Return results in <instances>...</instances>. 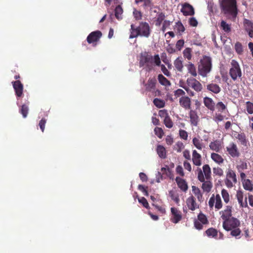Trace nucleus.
<instances>
[{
    "label": "nucleus",
    "mask_w": 253,
    "mask_h": 253,
    "mask_svg": "<svg viewBox=\"0 0 253 253\" xmlns=\"http://www.w3.org/2000/svg\"><path fill=\"white\" fill-rule=\"evenodd\" d=\"M154 133L159 138H162L164 134L163 129L159 127H156L155 128Z\"/></svg>",
    "instance_id": "nucleus-52"
},
{
    "label": "nucleus",
    "mask_w": 253,
    "mask_h": 253,
    "mask_svg": "<svg viewBox=\"0 0 253 253\" xmlns=\"http://www.w3.org/2000/svg\"><path fill=\"white\" fill-rule=\"evenodd\" d=\"M209 223L206 215L202 212L198 214L197 219H195L194 221V227L199 230H202L203 228L204 225H207Z\"/></svg>",
    "instance_id": "nucleus-10"
},
{
    "label": "nucleus",
    "mask_w": 253,
    "mask_h": 253,
    "mask_svg": "<svg viewBox=\"0 0 253 253\" xmlns=\"http://www.w3.org/2000/svg\"><path fill=\"white\" fill-rule=\"evenodd\" d=\"M123 13V9L120 5H117L115 9V15L116 18L119 20L123 19L122 14Z\"/></svg>",
    "instance_id": "nucleus-34"
},
{
    "label": "nucleus",
    "mask_w": 253,
    "mask_h": 253,
    "mask_svg": "<svg viewBox=\"0 0 253 253\" xmlns=\"http://www.w3.org/2000/svg\"><path fill=\"white\" fill-rule=\"evenodd\" d=\"M238 170L240 172L241 170L246 169H247V164L245 162H242L240 165L237 166Z\"/></svg>",
    "instance_id": "nucleus-64"
},
{
    "label": "nucleus",
    "mask_w": 253,
    "mask_h": 253,
    "mask_svg": "<svg viewBox=\"0 0 253 253\" xmlns=\"http://www.w3.org/2000/svg\"><path fill=\"white\" fill-rule=\"evenodd\" d=\"M192 142L193 145L199 150H202L203 148V143L202 140H200L199 138L194 137L193 138Z\"/></svg>",
    "instance_id": "nucleus-44"
},
{
    "label": "nucleus",
    "mask_w": 253,
    "mask_h": 253,
    "mask_svg": "<svg viewBox=\"0 0 253 253\" xmlns=\"http://www.w3.org/2000/svg\"><path fill=\"white\" fill-rule=\"evenodd\" d=\"M184 44V41L183 40H178L175 45V47L178 50H180L183 47Z\"/></svg>",
    "instance_id": "nucleus-61"
},
{
    "label": "nucleus",
    "mask_w": 253,
    "mask_h": 253,
    "mask_svg": "<svg viewBox=\"0 0 253 253\" xmlns=\"http://www.w3.org/2000/svg\"><path fill=\"white\" fill-rule=\"evenodd\" d=\"M158 79L160 84L162 85L168 86L171 85L170 82L166 77H165L162 74H159L158 76Z\"/></svg>",
    "instance_id": "nucleus-32"
},
{
    "label": "nucleus",
    "mask_w": 253,
    "mask_h": 253,
    "mask_svg": "<svg viewBox=\"0 0 253 253\" xmlns=\"http://www.w3.org/2000/svg\"><path fill=\"white\" fill-rule=\"evenodd\" d=\"M186 67L188 70V72L191 76L196 77L197 75V71L195 66L191 62H189L186 65Z\"/></svg>",
    "instance_id": "nucleus-30"
},
{
    "label": "nucleus",
    "mask_w": 253,
    "mask_h": 253,
    "mask_svg": "<svg viewBox=\"0 0 253 253\" xmlns=\"http://www.w3.org/2000/svg\"><path fill=\"white\" fill-rule=\"evenodd\" d=\"M221 195L225 203H228L229 202V194L227 191L224 189L221 191Z\"/></svg>",
    "instance_id": "nucleus-50"
},
{
    "label": "nucleus",
    "mask_w": 253,
    "mask_h": 253,
    "mask_svg": "<svg viewBox=\"0 0 253 253\" xmlns=\"http://www.w3.org/2000/svg\"><path fill=\"white\" fill-rule=\"evenodd\" d=\"M234 137L238 139L241 143L243 145H246V144H247V139H246V136H245V134H244V133H237L236 132L235 134H234Z\"/></svg>",
    "instance_id": "nucleus-33"
},
{
    "label": "nucleus",
    "mask_w": 253,
    "mask_h": 253,
    "mask_svg": "<svg viewBox=\"0 0 253 253\" xmlns=\"http://www.w3.org/2000/svg\"><path fill=\"white\" fill-rule=\"evenodd\" d=\"M224 183L228 188H232L237 183V177L235 172L231 169H227Z\"/></svg>",
    "instance_id": "nucleus-7"
},
{
    "label": "nucleus",
    "mask_w": 253,
    "mask_h": 253,
    "mask_svg": "<svg viewBox=\"0 0 253 253\" xmlns=\"http://www.w3.org/2000/svg\"><path fill=\"white\" fill-rule=\"evenodd\" d=\"M243 185L244 188L247 190L252 191L253 190V184L250 179L244 180Z\"/></svg>",
    "instance_id": "nucleus-36"
},
{
    "label": "nucleus",
    "mask_w": 253,
    "mask_h": 253,
    "mask_svg": "<svg viewBox=\"0 0 253 253\" xmlns=\"http://www.w3.org/2000/svg\"><path fill=\"white\" fill-rule=\"evenodd\" d=\"M12 84L14 89L15 95L17 98L21 97L23 95L24 86L21 82L17 80L13 81Z\"/></svg>",
    "instance_id": "nucleus-13"
},
{
    "label": "nucleus",
    "mask_w": 253,
    "mask_h": 253,
    "mask_svg": "<svg viewBox=\"0 0 253 253\" xmlns=\"http://www.w3.org/2000/svg\"><path fill=\"white\" fill-rule=\"evenodd\" d=\"M232 207L230 206H227L225 209L220 211L221 218L223 221H225L232 217Z\"/></svg>",
    "instance_id": "nucleus-15"
},
{
    "label": "nucleus",
    "mask_w": 253,
    "mask_h": 253,
    "mask_svg": "<svg viewBox=\"0 0 253 253\" xmlns=\"http://www.w3.org/2000/svg\"><path fill=\"white\" fill-rule=\"evenodd\" d=\"M221 11L230 18L235 19L238 14L236 0H222L220 3Z\"/></svg>",
    "instance_id": "nucleus-3"
},
{
    "label": "nucleus",
    "mask_w": 253,
    "mask_h": 253,
    "mask_svg": "<svg viewBox=\"0 0 253 253\" xmlns=\"http://www.w3.org/2000/svg\"><path fill=\"white\" fill-rule=\"evenodd\" d=\"M157 80L155 77L149 78L145 86L146 90L148 91H154L156 90Z\"/></svg>",
    "instance_id": "nucleus-21"
},
{
    "label": "nucleus",
    "mask_w": 253,
    "mask_h": 253,
    "mask_svg": "<svg viewBox=\"0 0 253 253\" xmlns=\"http://www.w3.org/2000/svg\"><path fill=\"white\" fill-rule=\"evenodd\" d=\"M215 208L219 210L222 207V202L219 194H216L215 196Z\"/></svg>",
    "instance_id": "nucleus-45"
},
{
    "label": "nucleus",
    "mask_w": 253,
    "mask_h": 253,
    "mask_svg": "<svg viewBox=\"0 0 253 253\" xmlns=\"http://www.w3.org/2000/svg\"><path fill=\"white\" fill-rule=\"evenodd\" d=\"M156 151L159 156L162 159H165L167 156L166 148L161 145H158Z\"/></svg>",
    "instance_id": "nucleus-29"
},
{
    "label": "nucleus",
    "mask_w": 253,
    "mask_h": 253,
    "mask_svg": "<svg viewBox=\"0 0 253 253\" xmlns=\"http://www.w3.org/2000/svg\"><path fill=\"white\" fill-rule=\"evenodd\" d=\"M139 63L140 67H144L146 71L149 72L155 66L161 65V61L159 54L153 56L148 52H144L140 54Z\"/></svg>",
    "instance_id": "nucleus-1"
},
{
    "label": "nucleus",
    "mask_w": 253,
    "mask_h": 253,
    "mask_svg": "<svg viewBox=\"0 0 253 253\" xmlns=\"http://www.w3.org/2000/svg\"><path fill=\"white\" fill-rule=\"evenodd\" d=\"M161 171L163 174L166 173L167 176L170 177V178H172V174H171V171L169 168H162L161 169Z\"/></svg>",
    "instance_id": "nucleus-58"
},
{
    "label": "nucleus",
    "mask_w": 253,
    "mask_h": 253,
    "mask_svg": "<svg viewBox=\"0 0 253 253\" xmlns=\"http://www.w3.org/2000/svg\"><path fill=\"white\" fill-rule=\"evenodd\" d=\"M236 197L241 207H244L243 193L241 191L237 192Z\"/></svg>",
    "instance_id": "nucleus-48"
},
{
    "label": "nucleus",
    "mask_w": 253,
    "mask_h": 253,
    "mask_svg": "<svg viewBox=\"0 0 253 253\" xmlns=\"http://www.w3.org/2000/svg\"><path fill=\"white\" fill-rule=\"evenodd\" d=\"M206 233L208 237L215 238L217 236V230L213 228H210L206 231Z\"/></svg>",
    "instance_id": "nucleus-38"
},
{
    "label": "nucleus",
    "mask_w": 253,
    "mask_h": 253,
    "mask_svg": "<svg viewBox=\"0 0 253 253\" xmlns=\"http://www.w3.org/2000/svg\"><path fill=\"white\" fill-rule=\"evenodd\" d=\"M240 226V220L236 217H232L225 221H223L222 226L227 231H231L230 235L237 239L240 238L241 230L239 228Z\"/></svg>",
    "instance_id": "nucleus-2"
},
{
    "label": "nucleus",
    "mask_w": 253,
    "mask_h": 253,
    "mask_svg": "<svg viewBox=\"0 0 253 253\" xmlns=\"http://www.w3.org/2000/svg\"><path fill=\"white\" fill-rule=\"evenodd\" d=\"M218 112H223L226 109V105L222 102H218L215 105Z\"/></svg>",
    "instance_id": "nucleus-51"
},
{
    "label": "nucleus",
    "mask_w": 253,
    "mask_h": 253,
    "mask_svg": "<svg viewBox=\"0 0 253 253\" xmlns=\"http://www.w3.org/2000/svg\"><path fill=\"white\" fill-rule=\"evenodd\" d=\"M169 194L171 199L174 201L176 204H179L180 199L178 194L175 193L173 190H170L169 191Z\"/></svg>",
    "instance_id": "nucleus-42"
},
{
    "label": "nucleus",
    "mask_w": 253,
    "mask_h": 253,
    "mask_svg": "<svg viewBox=\"0 0 253 253\" xmlns=\"http://www.w3.org/2000/svg\"><path fill=\"white\" fill-rule=\"evenodd\" d=\"M46 123V120L45 118H42L41 120L39 123V126L42 131L43 132L44 130L45 126Z\"/></svg>",
    "instance_id": "nucleus-57"
},
{
    "label": "nucleus",
    "mask_w": 253,
    "mask_h": 253,
    "mask_svg": "<svg viewBox=\"0 0 253 253\" xmlns=\"http://www.w3.org/2000/svg\"><path fill=\"white\" fill-rule=\"evenodd\" d=\"M231 67L229 70V75L234 81H236L237 78L242 76V71L237 61L232 60L231 62Z\"/></svg>",
    "instance_id": "nucleus-9"
},
{
    "label": "nucleus",
    "mask_w": 253,
    "mask_h": 253,
    "mask_svg": "<svg viewBox=\"0 0 253 253\" xmlns=\"http://www.w3.org/2000/svg\"><path fill=\"white\" fill-rule=\"evenodd\" d=\"M171 216L170 220L171 222L176 224L181 220L182 215L181 212L176 208L171 207L170 208Z\"/></svg>",
    "instance_id": "nucleus-12"
},
{
    "label": "nucleus",
    "mask_w": 253,
    "mask_h": 253,
    "mask_svg": "<svg viewBox=\"0 0 253 253\" xmlns=\"http://www.w3.org/2000/svg\"><path fill=\"white\" fill-rule=\"evenodd\" d=\"M211 159L219 165L222 164L224 162V159L222 157L216 153H212L211 154Z\"/></svg>",
    "instance_id": "nucleus-28"
},
{
    "label": "nucleus",
    "mask_w": 253,
    "mask_h": 253,
    "mask_svg": "<svg viewBox=\"0 0 253 253\" xmlns=\"http://www.w3.org/2000/svg\"><path fill=\"white\" fill-rule=\"evenodd\" d=\"M153 103L157 107L159 108H163L165 105V102L164 100L157 98L154 99Z\"/></svg>",
    "instance_id": "nucleus-46"
},
{
    "label": "nucleus",
    "mask_w": 253,
    "mask_h": 253,
    "mask_svg": "<svg viewBox=\"0 0 253 253\" xmlns=\"http://www.w3.org/2000/svg\"><path fill=\"white\" fill-rule=\"evenodd\" d=\"M246 107L247 112L249 114H253V103L250 101H247L246 103Z\"/></svg>",
    "instance_id": "nucleus-53"
},
{
    "label": "nucleus",
    "mask_w": 253,
    "mask_h": 253,
    "mask_svg": "<svg viewBox=\"0 0 253 253\" xmlns=\"http://www.w3.org/2000/svg\"><path fill=\"white\" fill-rule=\"evenodd\" d=\"M143 7L144 9L150 7L152 6L153 3L151 0H143Z\"/></svg>",
    "instance_id": "nucleus-60"
},
{
    "label": "nucleus",
    "mask_w": 253,
    "mask_h": 253,
    "mask_svg": "<svg viewBox=\"0 0 253 253\" xmlns=\"http://www.w3.org/2000/svg\"><path fill=\"white\" fill-rule=\"evenodd\" d=\"M192 50L191 48H186L183 51L184 57L188 60H190L192 59Z\"/></svg>",
    "instance_id": "nucleus-43"
},
{
    "label": "nucleus",
    "mask_w": 253,
    "mask_h": 253,
    "mask_svg": "<svg viewBox=\"0 0 253 253\" xmlns=\"http://www.w3.org/2000/svg\"><path fill=\"white\" fill-rule=\"evenodd\" d=\"M234 48L238 54L241 55L243 54L244 51L242 43L240 42H237L235 43Z\"/></svg>",
    "instance_id": "nucleus-47"
},
{
    "label": "nucleus",
    "mask_w": 253,
    "mask_h": 253,
    "mask_svg": "<svg viewBox=\"0 0 253 253\" xmlns=\"http://www.w3.org/2000/svg\"><path fill=\"white\" fill-rule=\"evenodd\" d=\"M139 203H141L144 207L147 209H150V207L149 204L147 201V200L144 197H141L140 199H138Z\"/></svg>",
    "instance_id": "nucleus-55"
},
{
    "label": "nucleus",
    "mask_w": 253,
    "mask_h": 253,
    "mask_svg": "<svg viewBox=\"0 0 253 253\" xmlns=\"http://www.w3.org/2000/svg\"><path fill=\"white\" fill-rule=\"evenodd\" d=\"M134 17L136 20H140L142 18V13L140 11L135 9L133 11Z\"/></svg>",
    "instance_id": "nucleus-63"
},
{
    "label": "nucleus",
    "mask_w": 253,
    "mask_h": 253,
    "mask_svg": "<svg viewBox=\"0 0 253 253\" xmlns=\"http://www.w3.org/2000/svg\"><path fill=\"white\" fill-rule=\"evenodd\" d=\"M209 147L211 150L219 152L221 149V143L219 140H214L209 144Z\"/></svg>",
    "instance_id": "nucleus-25"
},
{
    "label": "nucleus",
    "mask_w": 253,
    "mask_h": 253,
    "mask_svg": "<svg viewBox=\"0 0 253 253\" xmlns=\"http://www.w3.org/2000/svg\"><path fill=\"white\" fill-rule=\"evenodd\" d=\"M164 123L166 126L169 128L172 127L173 126V123L169 116V117H166V118L164 119Z\"/></svg>",
    "instance_id": "nucleus-49"
},
{
    "label": "nucleus",
    "mask_w": 253,
    "mask_h": 253,
    "mask_svg": "<svg viewBox=\"0 0 253 253\" xmlns=\"http://www.w3.org/2000/svg\"><path fill=\"white\" fill-rule=\"evenodd\" d=\"M174 66L177 71L182 72L183 65V62L180 58L178 57L174 61Z\"/></svg>",
    "instance_id": "nucleus-31"
},
{
    "label": "nucleus",
    "mask_w": 253,
    "mask_h": 253,
    "mask_svg": "<svg viewBox=\"0 0 253 253\" xmlns=\"http://www.w3.org/2000/svg\"><path fill=\"white\" fill-rule=\"evenodd\" d=\"M102 33L100 31H95L90 33L86 38L88 43H93L98 42L102 37Z\"/></svg>",
    "instance_id": "nucleus-14"
},
{
    "label": "nucleus",
    "mask_w": 253,
    "mask_h": 253,
    "mask_svg": "<svg viewBox=\"0 0 253 253\" xmlns=\"http://www.w3.org/2000/svg\"><path fill=\"white\" fill-rule=\"evenodd\" d=\"M192 162L196 166H200L202 165V156L196 150L192 151Z\"/></svg>",
    "instance_id": "nucleus-22"
},
{
    "label": "nucleus",
    "mask_w": 253,
    "mask_h": 253,
    "mask_svg": "<svg viewBox=\"0 0 253 253\" xmlns=\"http://www.w3.org/2000/svg\"><path fill=\"white\" fill-rule=\"evenodd\" d=\"M130 27L129 39L137 38L138 36L148 38L150 35L151 30L149 24L146 22H141L137 27L133 24H131Z\"/></svg>",
    "instance_id": "nucleus-4"
},
{
    "label": "nucleus",
    "mask_w": 253,
    "mask_h": 253,
    "mask_svg": "<svg viewBox=\"0 0 253 253\" xmlns=\"http://www.w3.org/2000/svg\"><path fill=\"white\" fill-rule=\"evenodd\" d=\"M212 68V60L211 57L208 56H204L200 61L198 66V70L199 75L203 77H206L211 71Z\"/></svg>",
    "instance_id": "nucleus-5"
},
{
    "label": "nucleus",
    "mask_w": 253,
    "mask_h": 253,
    "mask_svg": "<svg viewBox=\"0 0 253 253\" xmlns=\"http://www.w3.org/2000/svg\"><path fill=\"white\" fill-rule=\"evenodd\" d=\"M189 24L191 26L196 27L198 25V21L195 17H190L189 19Z\"/></svg>",
    "instance_id": "nucleus-62"
},
{
    "label": "nucleus",
    "mask_w": 253,
    "mask_h": 253,
    "mask_svg": "<svg viewBox=\"0 0 253 253\" xmlns=\"http://www.w3.org/2000/svg\"><path fill=\"white\" fill-rule=\"evenodd\" d=\"M174 29H176L177 32L180 35L185 30V27H184L181 22L180 21H178L175 23Z\"/></svg>",
    "instance_id": "nucleus-37"
},
{
    "label": "nucleus",
    "mask_w": 253,
    "mask_h": 253,
    "mask_svg": "<svg viewBox=\"0 0 253 253\" xmlns=\"http://www.w3.org/2000/svg\"><path fill=\"white\" fill-rule=\"evenodd\" d=\"M207 88L208 90L215 94H217L221 91L220 86L216 84L211 83L208 84Z\"/></svg>",
    "instance_id": "nucleus-27"
},
{
    "label": "nucleus",
    "mask_w": 253,
    "mask_h": 253,
    "mask_svg": "<svg viewBox=\"0 0 253 253\" xmlns=\"http://www.w3.org/2000/svg\"><path fill=\"white\" fill-rule=\"evenodd\" d=\"M165 18L166 16L164 13L161 12L158 13L155 20V25L156 26H160L163 21L164 22L165 20Z\"/></svg>",
    "instance_id": "nucleus-35"
},
{
    "label": "nucleus",
    "mask_w": 253,
    "mask_h": 253,
    "mask_svg": "<svg viewBox=\"0 0 253 253\" xmlns=\"http://www.w3.org/2000/svg\"><path fill=\"white\" fill-rule=\"evenodd\" d=\"M181 12L184 16H192L195 14L193 7L189 3H185L181 9Z\"/></svg>",
    "instance_id": "nucleus-16"
},
{
    "label": "nucleus",
    "mask_w": 253,
    "mask_h": 253,
    "mask_svg": "<svg viewBox=\"0 0 253 253\" xmlns=\"http://www.w3.org/2000/svg\"><path fill=\"white\" fill-rule=\"evenodd\" d=\"M243 25L246 31L248 33L250 38L253 37V23L250 20L245 18L243 21Z\"/></svg>",
    "instance_id": "nucleus-19"
},
{
    "label": "nucleus",
    "mask_w": 253,
    "mask_h": 253,
    "mask_svg": "<svg viewBox=\"0 0 253 253\" xmlns=\"http://www.w3.org/2000/svg\"><path fill=\"white\" fill-rule=\"evenodd\" d=\"M187 86H181L188 93L190 96H194L195 93L190 88L194 89L197 92H199L202 90V84L195 78H188L186 80Z\"/></svg>",
    "instance_id": "nucleus-6"
},
{
    "label": "nucleus",
    "mask_w": 253,
    "mask_h": 253,
    "mask_svg": "<svg viewBox=\"0 0 253 253\" xmlns=\"http://www.w3.org/2000/svg\"><path fill=\"white\" fill-rule=\"evenodd\" d=\"M213 173L214 174L218 176H221L223 175V171L222 169L219 167L213 168Z\"/></svg>",
    "instance_id": "nucleus-54"
},
{
    "label": "nucleus",
    "mask_w": 253,
    "mask_h": 253,
    "mask_svg": "<svg viewBox=\"0 0 253 253\" xmlns=\"http://www.w3.org/2000/svg\"><path fill=\"white\" fill-rule=\"evenodd\" d=\"M175 181L178 185V187L183 191L186 192L188 189V185L186 182V181L179 177H176L175 178Z\"/></svg>",
    "instance_id": "nucleus-23"
},
{
    "label": "nucleus",
    "mask_w": 253,
    "mask_h": 253,
    "mask_svg": "<svg viewBox=\"0 0 253 253\" xmlns=\"http://www.w3.org/2000/svg\"><path fill=\"white\" fill-rule=\"evenodd\" d=\"M198 179L203 183L202 188L204 192L209 193L211 191L212 187V183L211 180H207L205 181V178L201 169L198 168Z\"/></svg>",
    "instance_id": "nucleus-8"
},
{
    "label": "nucleus",
    "mask_w": 253,
    "mask_h": 253,
    "mask_svg": "<svg viewBox=\"0 0 253 253\" xmlns=\"http://www.w3.org/2000/svg\"><path fill=\"white\" fill-rule=\"evenodd\" d=\"M190 123L192 126H197L199 121V117L195 111L191 110L189 113Z\"/></svg>",
    "instance_id": "nucleus-20"
},
{
    "label": "nucleus",
    "mask_w": 253,
    "mask_h": 253,
    "mask_svg": "<svg viewBox=\"0 0 253 253\" xmlns=\"http://www.w3.org/2000/svg\"><path fill=\"white\" fill-rule=\"evenodd\" d=\"M180 105L185 110L190 109L191 108V99L187 96H181L179 98Z\"/></svg>",
    "instance_id": "nucleus-18"
},
{
    "label": "nucleus",
    "mask_w": 253,
    "mask_h": 253,
    "mask_svg": "<svg viewBox=\"0 0 253 253\" xmlns=\"http://www.w3.org/2000/svg\"><path fill=\"white\" fill-rule=\"evenodd\" d=\"M226 149L228 154L232 158H238L240 156V151L234 142H230Z\"/></svg>",
    "instance_id": "nucleus-11"
},
{
    "label": "nucleus",
    "mask_w": 253,
    "mask_h": 253,
    "mask_svg": "<svg viewBox=\"0 0 253 253\" xmlns=\"http://www.w3.org/2000/svg\"><path fill=\"white\" fill-rule=\"evenodd\" d=\"M205 106L211 111H213L215 109V103L213 100L209 97H205L203 99Z\"/></svg>",
    "instance_id": "nucleus-24"
},
{
    "label": "nucleus",
    "mask_w": 253,
    "mask_h": 253,
    "mask_svg": "<svg viewBox=\"0 0 253 253\" xmlns=\"http://www.w3.org/2000/svg\"><path fill=\"white\" fill-rule=\"evenodd\" d=\"M186 205L189 210L194 211L199 208V205L196 202V199L193 196H191L186 199Z\"/></svg>",
    "instance_id": "nucleus-17"
},
{
    "label": "nucleus",
    "mask_w": 253,
    "mask_h": 253,
    "mask_svg": "<svg viewBox=\"0 0 253 253\" xmlns=\"http://www.w3.org/2000/svg\"><path fill=\"white\" fill-rule=\"evenodd\" d=\"M223 119L224 116L220 114L215 113L213 116V120L217 123L222 121Z\"/></svg>",
    "instance_id": "nucleus-59"
},
{
    "label": "nucleus",
    "mask_w": 253,
    "mask_h": 253,
    "mask_svg": "<svg viewBox=\"0 0 253 253\" xmlns=\"http://www.w3.org/2000/svg\"><path fill=\"white\" fill-rule=\"evenodd\" d=\"M29 107L26 104L22 105L19 109V113L22 115V116L24 118H25L27 117Z\"/></svg>",
    "instance_id": "nucleus-40"
},
{
    "label": "nucleus",
    "mask_w": 253,
    "mask_h": 253,
    "mask_svg": "<svg viewBox=\"0 0 253 253\" xmlns=\"http://www.w3.org/2000/svg\"><path fill=\"white\" fill-rule=\"evenodd\" d=\"M179 134L180 137L185 140H187L188 139V133L186 131L183 129H180L179 131Z\"/></svg>",
    "instance_id": "nucleus-56"
},
{
    "label": "nucleus",
    "mask_w": 253,
    "mask_h": 253,
    "mask_svg": "<svg viewBox=\"0 0 253 253\" xmlns=\"http://www.w3.org/2000/svg\"><path fill=\"white\" fill-rule=\"evenodd\" d=\"M192 188L193 192L194 193L195 195L197 197L198 201H201L202 199L203 195H202L199 188L195 186H193L192 187Z\"/></svg>",
    "instance_id": "nucleus-41"
},
{
    "label": "nucleus",
    "mask_w": 253,
    "mask_h": 253,
    "mask_svg": "<svg viewBox=\"0 0 253 253\" xmlns=\"http://www.w3.org/2000/svg\"><path fill=\"white\" fill-rule=\"evenodd\" d=\"M221 28L225 33H229L231 31V25L227 24L225 21L222 20L220 23Z\"/></svg>",
    "instance_id": "nucleus-39"
},
{
    "label": "nucleus",
    "mask_w": 253,
    "mask_h": 253,
    "mask_svg": "<svg viewBox=\"0 0 253 253\" xmlns=\"http://www.w3.org/2000/svg\"><path fill=\"white\" fill-rule=\"evenodd\" d=\"M202 172L205 179L207 180H211V169L209 165L206 164L203 166Z\"/></svg>",
    "instance_id": "nucleus-26"
}]
</instances>
